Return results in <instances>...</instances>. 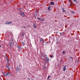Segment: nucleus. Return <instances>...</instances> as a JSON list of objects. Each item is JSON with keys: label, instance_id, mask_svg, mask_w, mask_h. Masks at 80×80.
Listing matches in <instances>:
<instances>
[{"label": "nucleus", "instance_id": "obj_10", "mask_svg": "<svg viewBox=\"0 0 80 80\" xmlns=\"http://www.w3.org/2000/svg\"><path fill=\"white\" fill-rule=\"evenodd\" d=\"M69 60H72V57H69Z\"/></svg>", "mask_w": 80, "mask_h": 80}, {"label": "nucleus", "instance_id": "obj_18", "mask_svg": "<svg viewBox=\"0 0 80 80\" xmlns=\"http://www.w3.org/2000/svg\"><path fill=\"white\" fill-rule=\"evenodd\" d=\"M50 57L51 58H52V57H53V55H52V56L50 55Z\"/></svg>", "mask_w": 80, "mask_h": 80}, {"label": "nucleus", "instance_id": "obj_20", "mask_svg": "<svg viewBox=\"0 0 80 80\" xmlns=\"http://www.w3.org/2000/svg\"><path fill=\"white\" fill-rule=\"evenodd\" d=\"M71 13H74V12H73L72 11H71Z\"/></svg>", "mask_w": 80, "mask_h": 80}, {"label": "nucleus", "instance_id": "obj_15", "mask_svg": "<svg viewBox=\"0 0 80 80\" xmlns=\"http://www.w3.org/2000/svg\"><path fill=\"white\" fill-rule=\"evenodd\" d=\"M51 76H48V78H47V79H49V78H50V77Z\"/></svg>", "mask_w": 80, "mask_h": 80}, {"label": "nucleus", "instance_id": "obj_30", "mask_svg": "<svg viewBox=\"0 0 80 80\" xmlns=\"http://www.w3.org/2000/svg\"><path fill=\"white\" fill-rule=\"evenodd\" d=\"M65 11V10H63V12H64Z\"/></svg>", "mask_w": 80, "mask_h": 80}, {"label": "nucleus", "instance_id": "obj_13", "mask_svg": "<svg viewBox=\"0 0 80 80\" xmlns=\"http://www.w3.org/2000/svg\"><path fill=\"white\" fill-rule=\"evenodd\" d=\"M9 45H10V47L12 46V43H11V42L10 43Z\"/></svg>", "mask_w": 80, "mask_h": 80}, {"label": "nucleus", "instance_id": "obj_32", "mask_svg": "<svg viewBox=\"0 0 80 80\" xmlns=\"http://www.w3.org/2000/svg\"><path fill=\"white\" fill-rule=\"evenodd\" d=\"M20 10H21V9L20 8Z\"/></svg>", "mask_w": 80, "mask_h": 80}, {"label": "nucleus", "instance_id": "obj_6", "mask_svg": "<svg viewBox=\"0 0 80 80\" xmlns=\"http://www.w3.org/2000/svg\"><path fill=\"white\" fill-rule=\"evenodd\" d=\"M25 45V44H24V43L23 42H22L21 43V45L22 46H23V45Z\"/></svg>", "mask_w": 80, "mask_h": 80}, {"label": "nucleus", "instance_id": "obj_31", "mask_svg": "<svg viewBox=\"0 0 80 80\" xmlns=\"http://www.w3.org/2000/svg\"><path fill=\"white\" fill-rule=\"evenodd\" d=\"M12 41H13V39H12Z\"/></svg>", "mask_w": 80, "mask_h": 80}, {"label": "nucleus", "instance_id": "obj_28", "mask_svg": "<svg viewBox=\"0 0 80 80\" xmlns=\"http://www.w3.org/2000/svg\"><path fill=\"white\" fill-rule=\"evenodd\" d=\"M23 28H25V27H24Z\"/></svg>", "mask_w": 80, "mask_h": 80}, {"label": "nucleus", "instance_id": "obj_3", "mask_svg": "<svg viewBox=\"0 0 80 80\" xmlns=\"http://www.w3.org/2000/svg\"><path fill=\"white\" fill-rule=\"evenodd\" d=\"M66 67H67V66H65L63 67V71L64 72H65V70H66Z\"/></svg>", "mask_w": 80, "mask_h": 80}, {"label": "nucleus", "instance_id": "obj_2", "mask_svg": "<svg viewBox=\"0 0 80 80\" xmlns=\"http://www.w3.org/2000/svg\"><path fill=\"white\" fill-rule=\"evenodd\" d=\"M40 42L41 43H44V40L41 38L40 39Z\"/></svg>", "mask_w": 80, "mask_h": 80}, {"label": "nucleus", "instance_id": "obj_16", "mask_svg": "<svg viewBox=\"0 0 80 80\" xmlns=\"http://www.w3.org/2000/svg\"><path fill=\"white\" fill-rule=\"evenodd\" d=\"M48 11H50V7L48 8Z\"/></svg>", "mask_w": 80, "mask_h": 80}, {"label": "nucleus", "instance_id": "obj_5", "mask_svg": "<svg viewBox=\"0 0 80 80\" xmlns=\"http://www.w3.org/2000/svg\"><path fill=\"white\" fill-rule=\"evenodd\" d=\"M33 27H34V28H36L37 26H36V24H34L33 26Z\"/></svg>", "mask_w": 80, "mask_h": 80}, {"label": "nucleus", "instance_id": "obj_25", "mask_svg": "<svg viewBox=\"0 0 80 80\" xmlns=\"http://www.w3.org/2000/svg\"><path fill=\"white\" fill-rule=\"evenodd\" d=\"M37 13H38V11H37Z\"/></svg>", "mask_w": 80, "mask_h": 80}, {"label": "nucleus", "instance_id": "obj_23", "mask_svg": "<svg viewBox=\"0 0 80 80\" xmlns=\"http://www.w3.org/2000/svg\"><path fill=\"white\" fill-rule=\"evenodd\" d=\"M69 2H70V3H71V0H69Z\"/></svg>", "mask_w": 80, "mask_h": 80}, {"label": "nucleus", "instance_id": "obj_11", "mask_svg": "<svg viewBox=\"0 0 80 80\" xmlns=\"http://www.w3.org/2000/svg\"><path fill=\"white\" fill-rule=\"evenodd\" d=\"M22 37H24V34L23 33H22Z\"/></svg>", "mask_w": 80, "mask_h": 80}, {"label": "nucleus", "instance_id": "obj_4", "mask_svg": "<svg viewBox=\"0 0 80 80\" xmlns=\"http://www.w3.org/2000/svg\"><path fill=\"white\" fill-rule=\"evenodd\" d=\"M12 23V21H10V22H8L5 23L6 24H10V23Z\"/></svg>", "mask_w": 80, "mask_h": 80}, {"label": "nucleus", "instance_id": "obj_22", "mask_svg": "<svg viewBox=\"0 0 80 80\" xmlns=\"http://www.w3.org/2000/svg\"><path fill=\"white\" fill-rule=\"evenodd\" d=\"M37 19H38V20H40V18H38Z\"/></svg>", "mask_w": 80, "mask_h": 80}, {"label": "nucleus", "instance_id": "obj_26", "mask_svg": "<svg viewBox=\"0 0 80 80\" xmlns=\"http://www.w3.org/2000/svg\"><path fill=\"white\" fill-rule=\"evenodd\" d=\"M45 57H47V56L46 55H45Z\"/></svg>", "mask_w": 80, "mask_h": 80}, {"label": "nucleus", "instance_id": "obj_24", "mask_svg": "<svg viewBox=\"0 0 80 80\" xmlns=\"http://www.w3.org/2000/svg\"><path fill=\"white\" fill-rule=\"evenodd\" d=\"M74 2H77V1H76V0H74Z\"/></svg>", "mask_w": 80, "mask_h": 80}, {"label": "nucleus", "instance_id": "obj_27", "mask_svg": "<svg viewBox=\"0 0 80 80\" xmlns=\"http://www.w3.org/2000/svg\"><path fill=\"white\" fill-rule=\"evenodd\" d=\"M0 47H1V46L0 45Z\"/></svg>", "mask_w": 80, "mask_h": 80}, {"label": "nucleus", "instance_id": "obj_21", "mask_svg": "<svg viewBox=\"0 0 80 80\" xmlns=\"http://www.w3.org/2000/svg\"><path fill=\"white\" fill-rule=\"evenodd\" d=\"M42 19H39V21H42Z\"/></svg>", "mask_w": 80, "mask_h": 80}, {"label": "nucleus", "instance_id": "obj_8", "mask_svg": "<svg viewBox=\"0 0 80 80\" xmlns=\"http://www.w3.org/2000/svg\"><path fill=\"white\" fill-rule=\"evenodd\" d=\"M50 3L51 5H54V2H51Z\"/></svg>", "mask_w": 80, "mask_h": 80}, {"label": "nucleus", "instance_id": "obj_7", "mask_svg": "<svg viewBox=\"0 0 80 80\" xmlns=\"http://www.w3.org/2000/svg\"><path fill=\"white\" fill-rule=\"evenodd\" d=\"M8 74H9V73L8 72L7 73L4 74V75L5 76H7V75H8Z\"/></svg>", "mask_w": 80, "mask_h": 80}, {"label": "nucleus", "instance_id": "obj_19", "mask_svg": "<svg viewBox=\"0 0 80 80\" xmlns=\"http://www.w3.org/2000/svg\"><path fill=\"white\" fill-rule=\"evenodd\" d=\"M7 59L8 62H9V60L8 59V58H7Z\"/></svg>", "mask_w": 80, "mask_h": 80}, {"label": "nucleus", "instance_id": "obj_29", "mask_svg": "<svg viewBox=\"0 0 80 80\" xmlns=\"http://www.w3.org/2000/svg\"><path fill=\"white\" fill-rule=\"evenodd\" d=\"M78 62H79L78 60Z\"/></svg>", "mask_w": 80, "mask_h": 80}, {"label": "nucleus", "instance_id": "obj_14", "mask_svg": "<svg viewBox=\"0 0 80 80\" xmlns=\"http://www.w3.org/2000/svg\"><path fill=\"white\" fill-rule=\"evenodd\" d=\"M47 60L48 62V61H49V58H47Z\"/></svg>", "mask_w": 80, "mask_h": 80}, {"label": "nucleus", "instance_id": "obj_17", "mask_svg": "<svg viewBox=\"0 0 80 80\" xmlns=\"http://www.w3.org/2000/svg\"><path fill=\"white\" fill-rule=\"evenodd\" d=\"M62 53H64V55H65V51H63Z\"/></svg>", "mask_w": 80, "mask_h": 80}, {"label": "nucleus", "instance_id": "obj_12", "mask_svg": "<svg viewBox=\"0 0 80 80\" xmlns=\"http://www.w3.org/2000/svg\"><path fill=\"white\" fill-rule=\"evenodd\" d=\"M17 48H20V47L18 45H17Z\"/></svg>", "mask_w": 80, "mask_h": 80}, {"label": "nucleus", "instance_id": "obj_9", "mask_svg": "<svg viewBox=\"0 0 80 80\" xmlns=\"http://www.w3.org/2000/svg\"><path fill=\"white\" fill-rule=\"evenodd\" d=\"M6 68H8V69H10V67H9V66L8 65L7 66V67H6Z\"/></svg>", "mask_w": 80, "mask_h": 80}, {"label": "nucleus", "instance_id": "obj_1", "mask_svg": "<svg viewBox=\"0 0 80 80\" xmlns=\"http://www.w3.org/2000/svg\"><path fill=\"white\" fill-rule=\"evenodd\" d=\"M20 14L22 17H24V16H25V14H24V13L22 12H21Z\"/></svg>", "mask_w": 80, "mask_h": 80}]
</instances>
